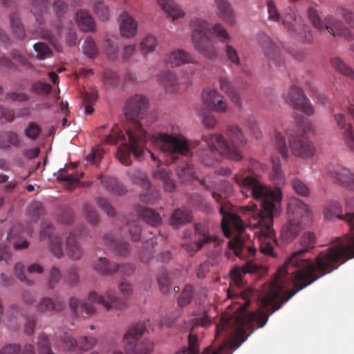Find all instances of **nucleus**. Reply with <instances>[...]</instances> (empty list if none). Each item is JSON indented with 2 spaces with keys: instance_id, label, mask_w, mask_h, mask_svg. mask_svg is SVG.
Instances as JSON below:
<instances>
[{
  "instance_id": "obj_1",
  "label": "nucleus",
  "mask_w": 354,
  "mask_h": 354,
  "mask_svg": "<svg viewBox=\"0 0 354 354\" xmlns=\"http://www.w3.org/2000/svg\"><path fill=\"white\" fill-rule=\"evenodd\" d=\"M316 236L313 232H305L301 238L302 248L295 251L276 272L269 289L263 297V310L253 312L244 317H221V323L216 326L215 337L225 330L232 336L230 346L238 348L248 337L247 329L253 325L261 328L267 323L269 316L279 310L298 291L316 280L331 273L342 264L354 258V233L343 237H336L330 241L336 245L320 252L315 261L302 256L315 247Z\"/></svg>"
},
{
  "instance_id": "obj_2",
  "label": "nucleus",
  "mask_w": 354,
  "mask_h": 354,
  "mask_svg": "<svg viewBox=\"0 0 354 354\" xmlns=\"http://www.w3.org/2000/svg\"><path fill=\"white\" fill-rule=\"evenodd\" d=\"M272 169L270 178L277 185L275 189H271L251 176H245V171L237 173L234 180L239 186L243 195L248 197L252 196L255 200L261 201V209H258L256 204L245 205L241 207L243 213L254 220L263 221L277 217L281 213V203L282 192L279 185L284 183V176L281 169V165L277 158H272Z\"/></svg>"
},
{
  "instance_id": "obj_3",
  "label": "nucleus",
  "mask_w": 354,
  "mask_h": 354,
  "mask_svg": "<svg viewBox=\"0 0 354 354\" xmlns=\"http://www.w3.org/2000/svg\"><path fill=\"white\" fill-rule=\"evenodd\" d=\"M148 105L149 101L143 95L136 94L129 97L124 109V114L129 121L127 129L124 133L113 131L105 137L104 142L106 144L122 142L124 145L118 148V155L121 163L126 166L131 163V153L139 160L143 157L149 135L142 128L140 120L143 118Z\"/></svg>"
},
{
  "instance_id": "obj_4",
  "label": "nucleus",
  "mask_w": 354,
  "mask_h": 354,
  "mask_svg": "<svg viewBox=\"0 0 354 354\" xmlns=\"http://www.w3.org/2000/svg\"><path fill=\"white\" fill-rule=\"evenodd\" d=\"M225 135L209 134L203 136L202 139L206 143L207 149L198 153L199 160L207 166H212L219 160L221 156L234 161H240L243 158L242 149L248 143L241 129L236 124H228Z\"/></svg>"
},
{
  "instance_id": "obj_5",
  "label": "nucleus",
  "mask_w": 354,
  "mask_h": 354,
  "mask_svg": "<svg viewBox=\"0 0 354 354\" xmlns=\"http://www.w3.org/2000/svg\"><path fill=\"white\" fill-rule=\"evenodd\" d=\"M153 144L175 161L179 156L189 157L195 147L193 142L180 133L178 126L171 125L167 132H160L151 138Z\"/></svg>"
},
{
  "instance_id": "obj_6",
  "label": "nucleus",
  "mask_w": 354,
  "mask_h": 354,
  "mask_svg": "<svg viewBox=\"0 0 354 354\" xmlns=\"http://www.w3.org/2000/svg\"><path fill=\"white\" fill-rule=\"evenodd\" d=\"M212 25L208 21L194 17L189 21L192 30V41L194 49L206 58L212 59L216 57V49L207 33H210Z\"/></svg>"
},
{
  "instance_id": "obj_7",
  "label": "nucleus",
  "mask_w": 354,
  "mask_h": 354,
  "mask_svg": "<svg viewBox=\"0 0 354 354\" xmlns=\"http://www.w3.org/2000/svg\"><path fill=\"white\" fill-rule=\"evenodd\" d=\"M307 15L313 26L319 31L327 30L333 37H341L348 41L354 39V34L350 28L333 15H326L322 20L315 8H309Z\"/></svg>"
},
{
  "instance_id": "obj_8",
  "label": "nucleus",
  "mask_w": 354,
  "mask_h": 354,
  "mask_svg": "<svg viewBox=\"0 0 354 354\" xmlns=\"http://www.w3.org/2000/svg\"><path fill=\"white\" fill-rule=\"evenodd\" d=\"M143 323H136L129 327L124 335V346L127 354H150L154 348L153 342L148 339L140 340L145 332Z\"/></svg>"
},
{
  "instance_id": "obj_9",
  "label": "nucleus",
  "mask_w": 354,
  "mask_h": 354,
  "mask_svg": "<svg viewBox=\"0 0 354 354\" xmlns=\"http://www.w3.org/2000/svg\"><path fill=\"white\" fill-rule=\"evenodd\" d=\"M289 147L292 153L297 157L308 158L313 156L315 149L314 145L305 136L298 126H292L286 130Z\"/></svg>"
},
{
  "instance_id": "obj_10",
  "label": "nucleus",
  "mask_w": 354,
  "mask_h": 354,
  "mask_svg": "<svg viewBox=\"0 0 354 354\" xmlns=\"http://www.w3.org/2000/svg\"><path fill=\"white\" fill-rule=\"evenodd\" d=\"M281 20H282L284 28L290 35L297 37L302 42L310 43L312 41L313 36L311 32L292 8H288L286 10V12Z\"/></svg>"
},
{
  "instance_id": "obj_11",
  "label": "nucleus",
  "mask_w": 354,
  "mask_h": 354,
  "mask_svg": "<svg viewBox=\"0 0 354 354\" xmlns=\"http://www.w3.org/2000/svg\"><path fill=\"white\" fill-rule=\"evenodd\" d=\"M283 98L286 103L308 116L313 115L315 113L313 104L306 97L303 90L297 86H290L288 91L283 95Z\"/></svg>"
},
{
  "instance_id": "obj_12",
  "label": "nucleus",
  "mask_w": 354,
  "mask_h": 354,
  "mask_svg": "<svg viewBox=\"0 0 354 354\" xmlns=\"http://www.w3.org/2000/svg\"><path fill=\"white\" fill-rule=\"evenodd\" d=\"M40 240L48 242L52 253L57 258L63 256L62 237L49 223H41Z\"/></svg>"
},
{
  "instance_id": "obj_13",
  "label": "nucleus",
  "mask_w": 354,
  "mask_h": 354,
  "mask_svg": "<svg viewBox=\"0 0 354 354\" xmlns=\"http://www.w3.org/2000/svg\"><path fill=\"white\" fill-rule=\"evenodd\" d=\"M86 236H87V232L82 225L70 232L66 244V252L70 258L77 260L82 257L84 252L78 242V239Z\"/></svg>"
},
{
  "instance_id": "obj_14",
  "label": "nucleus",
  "mask_w": 354,
  "mask_h": 354,
  "mask_svg": "<svg viewBox=\"0 0 354 354\" xmlns=\"http://www.w3.org/2000/svg\"><path fill=\"white\" fill-rule=\"evenodd\" d=\"M88 299L92 303L102 305L107 310H122L127 306L125 301L118 298L111 290L106 291L104 296H102L95 291H91L88 294Z\"/></svg>"
},
{
  "instance_id": "obj_15",
  "label": "nucleus",
  "mask_w": 354,
  "mask_h": 354,
  "mask_svg": "<svg viewBox=\"0 0 354 354\" xmlns=\"http://www.w3.org/2000/svg\"><path fill=\"white\" fill-rule=\"evenodd\" d=\"M203 104L211 111L216 113H225L227 111V102L216 89L207 88L202 93Z\"/></svg>"
},
{
  "instance_id": "obj_16",
  "label": "nucleus",
  "mask_w": 354,
  "mask_h": 354,
  "mask_svg": "<svg viewBox=\"0 0 354 354\" xmlns=\"http://www.w3.org/2000/svg\"><path fill=\"white\" fill-rule=\"evenodd\" d=\"M323 214L326 220L354 221V212L344 214L342 205L336 201L326 202L324 206Z\"/></svg>"
},
{
  "instance_id": "obj_17",
  "label": "nucleus",
  "mask_w": 354,
  "mask_h": 354,
  "mask_svg": "<svg viewBox=\"0 0 354 354\" xmlns=\"http://www.w3.org/2000/svg\"><path fill=\"white\" fill-rule=\"evenodd\" d=\"M261 46L271 66L279 67L285 64L284 58L281 54L279 48L270 37H265L261 41Z\"/></svg>"
},
{
  "instance_id": "obj_18",
  "label": "nucleus",
  "mask_w": 354,
  "mask_h": 354,
  "mask_svg": "<svg viewBox=\"0 0 354 354\" xmlns=\"http://www.w3.org/2000/svg\"><path fill=\"white\" fill-rule=\"evenodd\" d=\"M228 248L232 249L234 254L241 259L252 258L257 252L254 246L246 245L239 235H236L228 241Z\"/></svg>"
},
{
  "instance_id": "obj_19",
  "label": "nucleus",
  "mask_w": 354,
  "mask_h": 354,
  "mask_svg": "<svg viewBox=\"0 0 354 354\" xmlns=\"http://www.w3.org/2000/svg\"><path fill=\"white\" fill-rule=\"evenodd\" d=\"M53 12L57 17L54 26L56 28L58 34H61L64 28V23L68 24L66 27L69 29L73 26L71 19L66 20V15L68 10V4L62 0H57L53 3Z\"/></svg>"
},
{
  "instance_id": "obj_20",
  "label": "nucleus",
  "mask_w": 354,
  "mask_h": 354,
  "mask_svg": "<svg viewBox=\"0 0 354 354\" xmlns=\"http://www.w3.org/2000/svg\"><path fill=\"white\" fill-rule=\"evenodd\" d=\"M213 7L217 16L230 26L236 22L234 9L227 0H214Z\"/></svg>"
},
{
  "instance_id": "obj_21",
  "label": "nucleus",
  "mask_w": 354,
  "mask_h": 354,
  "mask_svg": "<svg viewBox=\"0 0 354 354\" xmlns=\"http://www.w3.org/2000/svg\"><path fill=\"white\" fill-rule=\"evenodd\" d=\"M166 64L174 67L185 64H197L198 62L183 49H178L166 55L165 58Z\"/></svg>"
},
{
  "instance_id": "obj_22",
  "label": "nucleus",
  "mask_w": 354,
  "mask_h": 354,
  "mask_svg": "<svg viewBox=\"0 0 354 354\" xmlns=\"http://www.w3.org/2000/svg\"><path fill=\"white\" fill-rule=\"evenodd\" d=\"M218 84L220 89L228 96L236 107L241 109L243 104L240 93L231 81L225 76H220Z\"/></svg>"
},
{
  "instance_id": "obj_23",
  "label": "nucleus",
  "mask_w": 354,
  "mask_h": 354,
  "mask_svg": "<svg viewBox=\"0 0 354 354\" xmlns=\"http://www.w3.org/2000/svg\"><path fill=\"white\" fill-rule=\"evenodd\" d=\"M266 225L260 230V235L262 238H265L264 241H261L260 245L261 252L266 255L275 257L273 252V246L270 240L267 239H273L275 236V231L273 229L272 223H264Z\"/></svg>"
},
{
  "instance_id": "obj_24",
  "label": "nucleus",
  "mask_w": 354,
  "mask_h": 354,
  "mask_svg": "<svg viewBox=\"0 0 354 354\" xmlns=\"http://www.w3.org/2000/svg\"><path fill=\"white\" fill-rule=\"evenodd\" d=\"M331 177L343 187L354 189V174L346 167L338 166L330 173Z\"/></svg>"
},
{
  "instance_id": "obj_25",
  "label": "nucleus",
  "mask_w": 354,
  "mask_h": 354,
  "mask_svg": "<svg viewBox=\"0 0 354 354\" xmlns=\"http://www.w3.org/2000/svg\"><path fill=\"white\" fill-rule=\"evenodd\" d=\"M104 239L107 246L120 256H125L130 251L129 243L119 239L112 232L105 234Z\"/></svg>"
},
{
  "instance_id": "obj_26",
  "label": "nucleus",
  "mask_w": 354,
  "mask_h": 354,
  "mask_svg": "<svg viewBox=\"0 0 354 354\" xmlns=\"http://www.w3.org/2000/svg\"><path fill=\"white\" fill-rule=\"evenodd\" d=\"M202 223H195L196 233L201 235V237L198 238L195 243L183 244V247L188 252L194 253L200 250L205 243H209L210 241L209 236L206 234L205 231L201 229Z\"/></svg>"
},
{
  "instance_id": "obj_27",
  "label": "nucleus",
  "mask_w": 354,
  "mask_h": 354,
  "mask_svg": "<svg viewBox=\"0 0 354 354\" xmlns=\"http://www.w3.org/2000/svg\"><path fill=\"white\" fill-rule=\"evenodd\" d=\"M137 22L128 13L120 15V29L122 37H132L137 32Z\"/></svg>"
},
{
  "instance_id": "obj_28",
  "label": "nucleus",
  "mask_w": 354,
  "mask_h": 354,
  "mask_svg": "<svg viewBox=\"0 0 354 354\" xmlns=\"http://www.w3.org/2000/svg\"><path fill=\"white\" fill-rule=\"evenodd\" d=\"M158 80L166 92L174 93L178 91V78L174 73L170 71H162L158 76Z\"/></svg>"
},
{
  "instance_id": "obj_29",
  "label": "nucleus",
  "mask_w": 354,
  "mask_h": 354,
  "mask_svg": "<svg viewBox=\"0 0 354 354\" xmlns=\"http://www.w3.org/2000/svg\"><path fill=\"white\" fill-rule=\"evenodd\" d=\"M158 4L172 20H177L185 15V12L174 0H157Z\"/></svg>"
},
{
  "instance_id": "obj_30",
  "label": "nucleus",
  "mask_w": 354,
  "mask_h": 354,
  "mask_svg": "<svg viewBox=\"0 0 354 354\" xmlns=\"http://www.w3.org/2000/svg\"><path fill=\"white\" fill-rule=\"evenodd\" d=\"M49 4L50 0H31L30 12L39 24L45 23L44 15L48 10Z\"/></svg>"
},
{
  "instance_id": "obj_31",
  "label": "nucleus",
  "mask_w": 354,
  "mask_h": 354,
  "mask_svg": "<svg viewBox=\"0 0 354 354\" xmlns=\"http://www.w3.org/2000/svg\"><path fill=\"white\" fill-rule=\"evenodd\" d=\"M76 21L81 30L84 32H94L95 25L94 19L91 14L83 10H80L76 13Z\"/></svg>"
},
{
  "instance_id": "obj_32",
  "label": "nucleus",
  "mask_w": 354,
  "mask_h": 354,
  "mask_svg": "<svg viewBox=\"0 0 354 354\" xmlns=\"http://www.w3.org/2000/svg\"><path fill=\"white\" fill-rule=\"evenodd\" d=\"M118 268V264L110 261L104 257H100L94 263L93 269L100 274L111 275L115 272Z\"/></svg>"
},
{
  "instance_id": "obj_33",
  "label": "nucleus",
  "mask_w": 354,
  "mask_h": 354,
  "mask_svg": "<svg viewBox=\"0 0 354 354\" xmlns=\"http://www.w3.org/2000/svg\"><path fill=\"white\" fill-rule=\"evenodd\" d=\"M259 266L250 260H248L245 266L241 268H235L232 270V275L236 286L241 287L243 285L242 275L246 273L258 272Z\"/></svg>"
},
{
  "instance_id": "obj_34",
  "label": "nucleus",
  "mask_w": 354,
  "mask_h": 354,
  "mask_svg": "<svg viewBox=\"0 0 354 354\" xmlns=\"http://www.w3.org/2000/svg\"><path fill=\"white\" fill-rule=\"evenodd\" d=\"M303 228L301 223H285L281 230V236L286 241H292Z\"/></svg>"
},
{
  "instance_id": "obj_35",
  "label": "nucleus",
  "mask_w": 354,
  "mask_h": 354,
  "mask_svg": "<svg viewBox=\"0 0 354 354\" xmlns=\"http://www.w3.org/2000/svg\"><path fill=\"white\" fill-rule=\"evenodd\" d=\"M153 177L160 180L163 185L165 191L172 192L176 189V183L170 172L165 169L157 168L153 172Z\"/></svg>"
},
{
  "instance_id": "obj_36",
  "label": "nucleus",
  "mask_w": 354,
  "mask_h": 354,
  "mask_svg": "<svg viewBox=\"0 0 354 354\" xmlns=\"http://www.w3.org/2000/svg\"><path fill=\"white\" fill-rule=\"evenodd\" d=\"M176 170L179 178L183 183L190 182L195 178V169L193 165L187 161L178 163Z\"/></svg>"
},
{
  "instance_id": "obj_37",
  "label": "nucleus",
  "mask_w": 354,
  "mask_h": 354,
  "mask_svg": "<svg viewBox=\"0 0 354 354\" xmlns=\"http://www.w3.org/2000/svg\"><path fill=\"white\" fill-rule=\"evenodd\" d=\"M24 233L25 232L21 230L20 225L14 227L8 232L7 239L8 240H16L13 243L15 250H23L29 246V242L26 239L23 240L21 242L19 241V240L24 236Z\"/></svg>"
},
{
  "instance_id": "obj_38",
  "label": "nucleus",
  "mask_w": 354,
  "mask_h": 354,
  "mask_svg": "<svg viewBox=\"0 0 354 354\" xmlns=\"http://www.w3.org/2000/svg\"><path fill=\"white\" fill-rule=\"evenodd\" d=\"M36 310L38 313H48V312H59L64 308V304L62 302L55 303L53 300L49 297L42 298L37 304Z\"/></svg>"
},
{
  "instance_id": "obj_39",
  "label": "nucleus",
  "mask_w": 354,
  "mask_h": 354,
  "mask_svg": "<svg viewBox=\"0 0 354 354\" xmlns=\"http://www.w3.org/2000/svg\"><path fill=\"white\" fill-rule=\"evenodd\" d=\"M135 211L140 218L144 221H161L160 214L153 209L146 206L137 205Z\"/></svg>"
},
{
  "instance_id": "obj_40",
  "label": "nucleus",
  "mask_w": 354,
  "mask_h": 354,
  "mask_svg": "<svg viewBox=\"0 0 354 354\" xmlns=\"http://www.w3.org/2000/svg\"><path fill=\"white\" fill-rule=\"evenodd\" d=\"M9 19L10 26L15 37L22 39L25 37L26 32L24 26L21 21L19 14L17 12H12L10 14Z\"/></svg>"
},
{
  "instance_id": "obj_41",
  "label": "nucleus",
  "mask_w": 354,
  "mask_h": 354,
  "mask_svg": "<svg viewBox=\"0 0 354 354\" xmlns=\"http://www.w3.org/2000/svg\"><path fill=\"white\" fill-rule=\"evenodd\" d=\"M295 208V212L299 214L302 218L307 220H313V212L310 207L301 200H295L293 203L290 204L289 209L291 207Z\"/></svg>"
},
{
  "instance_id": "obj_42",
  "label": "nucleus",
  "mask_w": 354,
  "mask_h": 354,
  "mask_svg": "<svg viewBox=\"0 0 354 354\" xmlns=\"http://www.w3.org/2000/svg\"><path fill=\"white\" fill-rule=\"evenodd\" d=\"M127 174L134 183L139 185L142 187H150V182L145 172L142 170L140 169H129L127 171Z\"/></svg>"
},
{
  "instance_id": "obj_43",
  "label": "nucleus",
  "mask_w": 354,
  "mask_h": 354,
  "mask_svg": "<svg viewBox=\"0 0 354 354\" xmlns=\"http://www.w3.org/2000/svg\"><path fill=\"white\" fill-rule=\"evenodd\" d=\"M101 183L108 191L118 195H123L127 192L124 185L119 183L116 178L111 177L104 178L102 180Z\"/></svg>"
},
{
  "instance_id": "obj_44",
  "label": "nucleus",
  "mask_w": 354,
  "mask_h": 354,
  "mask_svg": "<svg viewBox=\"0 0 354 354\" xmlns=\"http://www.w3.org/2000/svg\"><path fill=\"white\" fill-rule=\"evenodd\" d=\"M19 140L17 134L13 131H6L0 134V149H9L10 146L18 147Z\"/></svg>"
},
{
  "instance_id": "obj_45",
  "label": "nucleus",
  "mask_w": 354,
  "mask_h": 354,
  "mask_svg": "<svg viewBox=\"0 0 354 354\" xmlns=\"http://www.w3.org/2000/svg\"><path fill=\"white\" fill-rule=\"evenodd\" d=\"M210 34L214 35L221 43L227 44L231 40V37L225 27L220 23L212 25Z\"/></svg>"
},
{
  "instance_id": "obj_46",
  "label": "nucleus",
  "mask_w": 354,
  "mask_h": 354,
  "mask_svg": "<svg viewBox=\"0 0 354 354\" xmlns=\"http://www.w3.org/2000/svg\"><path fill=\"white\" fill-rule=\"evenodd\" d=\"M330 64L335 71L351 79H354V71L353 68L346 65L339 57L331 59Z\"/></svg>"
},
{
  "instance_id": "obj_47",
  "label": "nucleus",
  "mask_w": 354,
  "mask_h": 354,
  "mask_svg": "<svg viewBox=\"0 0 354 354\" xmlns=\"http://www.w3.org/2000/svg\"><path fill=\"white\" fill-rule=\"evenodd\" d=\"M144 192L140 194V199L142 202L145 203H153L160 198V192L151 186L150 187H142Z\"/></svg>"
},
{
  "instance_id": "obj_48",
  "label": "nucleus",
  "mask_w": 354,
  "mask_h": 354,
  "mask_svg": "<svg viewBox=\"0 0 354 354\" xmlns=\"http://www.w3.org/2000/svg\"><path fill=\"white\" fill-rule=\"evenodd\" d=\"M157 281L160 291L163 294L169 292L171 287V281L169 277V272L166 270L162 269L160 271L157 275Z\"/></svg>"
},
{
  "instance_id": "obj_49",
  "label": "nucleus",
  "mask_w": 354,
  "mask_h": 354,
  "mask_svg": "<svg viewBox=\"0 0 354 354\" xmlns=\"http://www.w3.org/2000/svg\"><path fill=\"white\" fill-rule=\"evenodd\" d=\"M91 1L93 3V10L98 17L102 21L107 20L109 17V9L103 0H91Z\"/></svg>"
},
{
  "instance_id": "obj_50",
  "label": "nucleus",
  "mask_w": 354,
  "mask_h": 354,
  "mask_svg": "<svg viewBox=\"0 0 354 354\" xmlns=\"http://www.w3.org/2000/svg\"><path fill=\"white\" fill-rule=\"evenodd\" d=\"M198 116L201 118L203 125L206 129H214L216 124L217 120L216 117L209 111H198L197 113Z\"/></svg>"
},
{
  "instance_id": "obj_51",
  "label": "nucleus",
  "mask_w": 354,
  "mask_h": 354,
  "mask_svg": "<svg viewBox=\"0 0 354 354\" xmlns=\"http://www.w3.org/2000/svg\"><path fill=\"white\" fill-rule=\"evenodd\" d=\"M192 212L187 207H182L173 212L171 221H192Z\"/></svg>"
},
{
  "instance_id": "obj_52",
  "label": "nucleus",
  "mask_w": 354,
  "mask_h": 354,
  "mask_svg": "<svg viewBox=\"0 0 354 354\" xmlns=\"http://www.w3.org/2000/svg\"><path fill=\"white\" fill-rule=\"evenodd\" d=\"M194 295V288L192 285H187L180 293L178 299V305L180 307L187 306L192 300Z\"/></svg>"
},
{
  "instance_id": "obj_53",
  "label": "nucleus",
  "mask_w": 354,
  "mask_h": 354,
  "mask_svg": "<svg viewBox=\"0 0 354 354\" xmlns=\"http://www.w3.org/2000/svg\"><path fill=\"white\" fill-rule=\"evenodd\" d=\"M157 46V41L154 36L147 35L140 44V50L142 54L145 55L153 52Z\"/></svg>"
},
{
  "instance_id": "obj_54",
  "label": "nucleus",
  "mask_w": 354,
  "mask_h": 354,
  "mask_svg": "<svg viewBox=\"0 0 354 354\" xmlns=\"http://www.w3.org/2000/svg\"><path fill=\"white\" fill-rule=\"evenodd\" d=\"M59 342L60 346L66 351H71L78 346L77 339L68 333L60 335Z\"/></svg>"
},
{
  "instance_id": "obj_55",
  "label": "nucleus",
  "mask_w": 354,
  "mask_h": 354,
  "mask_svg": "<svg viewBox=\"0 0 354 354\" xmlns=\"http://www.w3.org/2000/svg\"><path fill=\"white\" fill-rule=\"evenodd\" d=\"M37 344L39 354H55L50 348L49 337L46 333L39 335Z\"/></svg>"
},
{
  "instance_id": "obj_56",
  "label": "nucleus",
  "mask_w": 354,
  "mask_h": 354,
  "mask_svg": "<svg viewBox=\"0 0 354 354\" xmlns=\"http://www.w3.org/2000/svg\"><path fill=\"white\" fill-rule=\"evenodd\" d=\"M83 53L90 58L96 57L98 55V49L94 40L91 37H87L82 46Z\"/></svg>"
},
{
  "instance_id": "obj_57",
  "label": "nucleus",
  "mask_w": 354,
  "mask_h": 354,
  "mask_svg": "<svg viewBox=\"0 0 354 354\" xmlns=\"http://www.w3.org/2000/svg\"><path fill=\"white\" fill-rule=\"evenodd\" d=\"M224 52L228 61L236 66L241 64L240 57L237 50L229 43H227L224 48Z\"/></svg>"
},
{
  "instance_id": "obj_58",
  "label": "nucleus",
  "mask_w": 354,
  "mask_h": 354,
  "mask_svg": "<svg viewBox=\"0 0 354 354\" xmlns=\"http://www.w3.org/2000/svg\"><path fill=\"white\" fill-rule=\"evenodd\" d=\"M292 189L299 195L307 197L310 194V189L307 185L301 180L295 178L292 180L291 182Z\"/></svg>"
},
{
  "instance_id": "obj_59",
  "label": "nucleus",
  "mask_w": 354,
  "mask_h": 354,
  "mask_svg": "<svg viewBox=\"0 0 354 354\" xmlns=\"http://www.w3.org/2000/svg\"><path fill=\"white\" fill-rule=\"evenodd\" d=\"M97 339L93 336H83L79 339L78 347L82 351L91 350L97 344Z\"/></svg>"
},
{
  "instance_id": "obj_60",
  "label": "nucleus",
  "mask_w": 354,
  "mask_h": 354,
  "mask_svg": "<svg viewBox=\"0 0 354 354\" xmlns=\"http://www.w3.org/2000/svg\"><path fill=\"white\" fill-rule=\"evenodd\" d=\"M268 19L274 22H279L281 15L273 0H268L266 2Z\"/></svg>"
},
{
  "instance_id": "obj_61",
  "label": "nucleus",
  "mask_w": 354,
  "mask_h": 354,
  "mask_svg": "<svg viewBox=\"0 0 354 354\" xmlns=\"http://www.w3.org/2000/svg\"><path fill=\"white\" fill-rule=\"evenodd\" d=\"M275 141L278 152L283 159L287 160L288 158V151L286 140L281 133L277 131L275 133Z\"/></svg>"
},
{
  "instance_id": "obj_62",
  "label": "nucleus",
  "mask_w": 354,
  "mask_h": 354,
  "mask_svg": "<svg viewBox=\"0 0 354 354\" xmlns=\"http://www.w3.org/2000/svg\"><path fill=\"white\" fill-rule=\"evenodd\" d=\"M34 49L37 52V58L44 59L50 57L53 53L49 46L44 42H37L34 44Z\"/></svg>"
},
{
  "instance_id": "obj_63",
  "label": "nucleus",
  "mask_w": 354,
  "mask_h": 354,
  "mask_svg": "<svg viewBox=\"0 0 354 354\" xmlns=\"http://www.w3.org/2000/svg\"><path fill=\"white\" fill-rule=\"evenodd\" d=\"M13 59L17 61L21 66H25L27 68L32 69L34 66L30 63L22 52L17 49H12L10 53Z\"/></svg>"
},
{
  "instance_id": "obj_64",
  "label": "nucleus",
  "mask_w": 354,
  "mask_h": 354,
  "mask_svg": "<svg viewBox=\"0 0 354 354\" xmlns=\"http://www.w3.org/2000/svg\"><path fill=\"white\" fill-rule=\"evenodd\" d=\"M78 268L73 266L69 268L64 274V281L70 286H75L79 281Z\"/></svg>"
}]
</instances>
